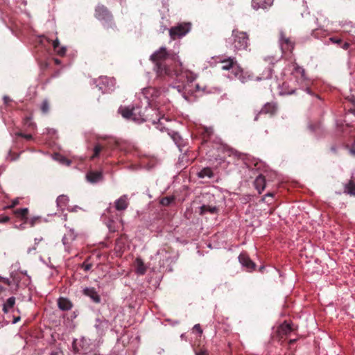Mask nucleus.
Segmentation results:
<instances>
[{
  "mask_svg": "<svg viewBox=\"0 0 355 355\" xmlns=\"http://www.w3.org/2000/svg\"><path fill=\"white\" fill-rule=\"evenodd\" d=\"M67 201V197L64 196H60L57 198V203L58 206H62L66 204Z\"/></svg>",
  "mask_w": 355,
  "mask_h": 355,
  "instance_id": "obj_32",
  "label": "nucleus"
},
{
  "mask_svg": "<svg viewBox=\"0 0 355 355\" xmlns=\"http://www.w3.org/2000/svg\"><path fill=\"white\" fill-rule=\"evenodd\" d=\"M200 214L204 215L206 213L209 212L210 214H216L218 212V209L216 206H210L203 205L200 207Z\"/></svg>",
  "mask_w": 355,
  "mask_h": 355,
  "instance_id": "obj_22",
  "label": "nucleus"
},
{
  "mask_svg": "<svg viewBox=\"0 0 355 355\" xmlns=\"http://www.w3.org/2000/svg\"><path fill=\"white\" fill-rule=\"evenodd\" d=\"M114 147H113V148L117 147V146H118V141H114Z\"/></svg>",
  "mask_w": 355,
  "mask_h": 355,
  "instance_id": "obj_49",
  "label": "nucleus"
},
{
  "mask_svg": "<svg viewBox=\"0 0 355 355\" xmlns=\"http://www.w3.org/2000/svg\"><path fill=\"white\" fill-rule=\"evenodd\" d=\"M344 192L351 196H355V183L353 181H349L345 185Z\"/></svg>",
  "mask_w": 355,
  "mask_h": 355,
  "instance_id": "obj_25",
  "label": "nucleus"
},
{
  "mask_svg": "<svg viewBox=\"0 0 355 355\" xmlns=\"http://www.w3.org/2000/svg\"><path fill=\"white\" fill-rule=\"evenodd\" d=\"M150 60L155 64V69L159 76H175L177 81L181 83L178 87L185 88L187 85L196 79L195 75L189 70H184L178 56L165 47H161L150 56Z\"/></svg>",
  "mask_w": 355,
  "mask_h": 355,
  "instance_id": "obj_1",
  "label": "nucleus"
},
{
  "mask_svg": "<svg viewBox=\"0 0 355 355\" xmlns=\"http://www.w3.org/2000/svg\"><path fill=\"white\" fill-rule=\"evenodd\" d=\"M277 104L275 102H269L266 103L260 112L255 116L254 121H257L259 116L261 114H270V116L275 115L277 113Z\"/></svg>",
  "mask_w": 355,
  "mask_h": 355,
  "instance_id": "obj_8",
  "label": "nucleus"
},
{
  "mask_svg": "<svg viewBox=\"0 0 355 355\" xmlns=\"http://www.w3.org/2000/svg\"><path fill=\"white\" fill-rule=\"evenodd\" d=\"M50 355H63V352L60 349H55L52 351Z\"/></svg>",
  "mask_w": 355,
  "mask_h": 355,
  "instance_id": "obj_40",
  "label": "nucleus"
},
{
  "mask_svg": "<svg viewBox=\"0 0 355 355\" xmlns=\"http://www.w3.org/2000/svg\"><path fill=\"white\" fill-rule=\"evenodd\" d=\"M94 17L103 22L105 28H114V17L108 8L103 5H98L95 8Z\"/></svg>",
  "mask_w": 355,
  "mask_h": 355,
  "instance_id": "obj_3",
  "label": "nucleus"
},
{
  "mask_svg": "<svg viewBox=\"0 0 355 355\" xmlns=\"http://www.w3.org/2000/svg\"><path fill=\"white\" fill-rule=\"evenodd\" d=\"M15 304V297H9L3 305V311L4 313H8L10 309H12Z\"/></svg>",
  "mask_w": 355,
  "mask_h": 355,
  "instance_id": "obj_21",
  "label": "nucleus"
},
{
  "mask_svg": "<svg viewBox=\"0 0 355 355\" xmlns=\"http://www.w3.org/2000/svg\"><path fill=\"white\" fill-rule=\"evenodd\" d=\"M214 133V130L211 127H203L202 135L205 140L208 139Z\"/></svg>",
  "mask_w": 355,
  "mask_h": 355,
  "instance_id": "obj_27",
  "label": "nucleus"
},
{
  "mask_svg": "<svg viewBox=\"0 0 355 355\" xmlns=\"http://www.w3.org/2000/svg\"><path fill=\"white\" fill-rule=\"evenodd\" d=\"M155 92H157L155 91V89L154 88L149 87V88H147L145 89L144 94L147 95L148 94H152V96H153Z\"/></svg>",
  "mask_w": 355,
  "mask_h": 355,
  "instance_id": "obj_37",
  "label": "nucleus"
},
{
  "mask_svg": "<svg viewBox=\"0 0 355 355\" xmlns=\"http://www.w3.org/2000/svg\"><path fill=\"white\" fill-rule=\"evenodd\" d=\"M196 355H209L207 351L205 349H195Z\"/></svg>",
  "mask_w": 355,
  "mask_h": 355,
  "instance_id": "obj_34",
  "label": "nucleus"
},
{
  "mask_svg": "<svg viewBox=\"0 0 355 355\" xmlns=\"http://www.w3.org/2000/svg\"><path fill=\"white\" fill-rule=\"evenodd\" d=\"M193 330L198 331L199 334H202V330L201 327H200V325L199 324L194 325V327L193 328Z\"/></svg>",
  "mask_w": 355,
  "mask_h": 355,
  "instance_id": "obj_39",
  "label": "nucleus"
},
{
  "mask_svg": "<svg viewBox=\"0 0 355 355\" xmlns=\"http://www.w3.org/2000/svg\"><path fill=\"white\" fill-rule=\"evenodd\" d=\"M149 111L148 109L145 108L144 110L141 107H121L119 109V112L122 116L126 119L132 120L137 123L148 121V114H146Z\"/></svg>",
  "mask_w": 355,
  "mask_h": 355,
  "instance_id": "obj_2",
  "label": "nucleus"
},
{
  "mask_svg": "<svg viewBox=\"0 0 355 355\" xmlns=\"http://www.w3.org/2000/svg\"><path fill=\"white\" fill-rule=\"evenodd\" d=\"M53 47L58 55L63 56L65 55L67 51L66 48L64 46H60V42L58 39L53 42Z\"/></svg>",
  "mask_w": 355,
  "mask_h": 355,
  "instance_id": "obj_23",
  "label": "nucleus"
},
{
  "mask_svg": "<svg viewBox=\"0 0 355 355\" xmlns=\"http://www.w3.org/2000/svg\"><path fill=\"white\" fill-rule=\"evenodd\" d=\"M92 267V263H88L86 262H84L82 265V268L84 269L85 271H89Z\"/></svg>",
  "mask_w": 355,
  "mask_h": 355,
  "instance_id": "obj_36",
  "label": "nucleus"
},
{
  "mask_svg": "<svg viewBox=\"0 0 355 355\" xmlns=\"http://www.w3.org/2000/svg\"><path fill=\"white\" fill-rule=\"evenodd\" d=\"M191 30L190 23H181L173 26L169 29V35L173 40L182 37L187 34Z\"/></svg>",
  "mask_w": 355,
  "mask_h": 355,
  "instance_id": "obj_6",
  "label": "nucleus"
},
{
  "mask_svg": "<svg viewBox=\"0 0 355 355\" xmlns=\"http://www.w3.org/2000/svg\"><path fill=\"white\" fill-rule=\"evenodd\" d=\"M291 71V77L295 80L299 87L306 90L308 93H311L309 85V80L305 74V70L302 67H300L297 63H293Z\"/></svg>",
  "mask_w": 355,
  "mask_h": 355,
  "instance_id": "obj_5",
  "label": "nucleus"
},
{
  "mask_svg": "<svg viewBox=\"0 0 355 355\" xmlns=\"http://www.w3.org/2000/svg\"><path fill=\"white\" fill-rule=\"evenodd\" d=\"M29 210L28 208L16 209L13 211L15 216L24 221V224L28 223V215Z\"/></svg>",
  "mask_w": 355,
  "mask_h": 355,
  "instance_id": "obj_18",
  "label": "nucleus"
},
{
  "mask_svg": "<svg viewBox=\"0 0 355 355\" xmlns=\"http://www.w3.org/2000/svg\"><path fill=\"white\" fill-rule=\"evenodd\" d=\"M20 320L19 317L15 318L13 320V323H17Z\"/></svg>",
  "mask_w": 355,
  "mask_h": 355,
  "instance_id": "obj_48",
  "label": "nucleus"
},
{
  "mask_svg": "<svg viewBox=\"0 0 355 355\" xmlns=\"http://www.w3.org/2000/svg\"><path fill=\"white\" fill-rule=\"evenodd\" d=\"M58 306L62 311H69L72 309L73 303L68 298L61 297L58 300Z\"/></svg>",
  "mask_w": 355,
  "mask_h": 355,
  "instance_id": "obj_17",
  "label": "nucleus"
},
{
  "mask_svg": "<svg viewBox=\"0 0 355 355\" xmlns=\"http://www.w3.org/2000/svg\"><path fill=\"white\" fill-rule=\"evenodd\" d=\"M293 331H294V328L292 325L286 322H283L277 330V334L279 337V340H280L284 336L290 334Z\"/></svg>",
  "mask_w": 355,
  "mask_h": 355,
  "instance_id": "obj_11",
  "label": "nucleus"
},
{
  "mask_svg": "<svg viewBox=\"0 0 355 355\" xmlns=\"http://www.w3.org/2000/svg\"><path fill=\"white\" fill-rule=\"evenodd\" d=\"M35 220H36V218H32L31 220L28 219V223H30L31 227H33L35 225Z\"/></svg>",
  "mask_w": 355,
  "mask_h": 355,
  "instance_id": "obj_43",
  "label": "nucleus"
},
{
  "mask_svg": "<svg viewBox=\"0 0 355 355\" xmlns=\"http://www.w3.org/2000/svg\"><path fill=\"white\" fill-rule=\"evenodd\" d=\"M254 184L255 187V189L257 190L258 193L261 194L265 187H266V179L265 177L262 175H259L257 178L255 179L254 182Z\"/></svg>",
  "mask_w": 355,
  "mask_h": 355,
  "instance_id": "obj_19",
  "label": "nucleus"
},
{
  "mask_svg": "<svg viewBox=\"0 0 355 355\" xmlns=\"http://www.w3.org/2000/svg\"><path fill=\"white\" fill-rule=\"evenodd\" d=\"M3 101L5 104H8L9 102L11 101V99L8 96H4L3 97Z\"/></svg>",
  "mask_w": 355,
  "mask_h": 355,
  "instance_id": "obj_44",
  "label": "nucleus"
},
{
  "mask_svg": "<svg viewBox=\"0 0 355 355\" xmlns=\"http://www.w3.org/2000/svg\"><path fill=\"white\" fill-rule=\"evenodd\" d=\"M102 150L103 146L98 144H96L94 148V153L91 157V159H94L95 158L98 157Z\"/></svg>",
  "mask_w": 355,
  "mask_h": 355,
  "instance_id": "obj_31",
  "label": "nucleus"
},
{
  "mask_svg": "<svg viewBox=\"0 0 355 355\" xmlns=\"http://www.w3.org/2000/svg\"><path fill=\"white\" fill-rule=\"evenodd\" d=\"M83 294L90 297L94 302L100 303L101 297L94 288H86L83 290Z\"/></svg>",
  "mask_w": 355,
  "mask_h": 355,
  "instance_id": "obj_16",
  "label": "nucleus"
},
{
  "mask_svg": "<svg viewBox=\"0 0 355 355\" xmlns=\"http://www.w3.org/2000/svg\"><path fill=\"white\" fill-rule=\"evenodd\" d=\"M157 119V121H156L155 119H152V123L154 125H156V128L159 129L161 131H163V128H164L162 127L163 121H167V119L164 117H162V118L159 117Z\"/></svg>",
  "mask_w": 355,
  "mask_h": 355,
  "instance_id": "obj_29",
  "label": "nucleus"
},
{
  "mask_svg": "<svg viewBox=\"0 0 355 355\" xmlns=\"http://www.w3.org/2000/svg\"><path fill=\"white\" fill-rule=\"evenodd\" d=\"M329 40L331 41L333 43L340 44H342V40L336 37H330Z\"/></svg>",
  "mask_w": 355,
  "mask_h": 355,
  "instance_id": "obj_38",
  "label": "nucleus"
},
{
  "mask_svg": "<svg viewBox=\"0 0 355 355\" xmlns=\"http://www.w3.org/2000/svg\"><path fill=\"white\" fill-rule=\"evenodd\" d=\"M175 200L174 196L164 197L160 200V204L163 206H168L171 202Z\"/></svg>",
  "mask_w": 355,
  "mask_h": 355,
  "instance_id": "obj_30",
  "label": "nucleus"
},
{
  "mask_svg": "<svg viewBox=\"0 0 355 355\" xmlns=\"http://www.w3.org/2000/svg\"><path fill=\"white\" fill-rule=\"evenodd\" d=\"M221 63V69L223 70H230L232 69L234 71V74L236 77L240 78L242 71L236 65V61L234 58H229L227 59H225L220 62Z\"/></svg>",
  "mask_w": 355,
  "mask_h": 355,
  "instance_id": "obj_7",
  "label": "nucleus"
},
{
  "mask_svg": "<svg viewBox=\"0 0 355 355\" xmlns=\"http://www.w3.org/2000/svg\"><path fill=\"white\" fill-rule=\"evenodd\" d=\"M10 219V217L8 216L0 215V223H6Z\"/></svg>",
  "mask_w": 355,
  "mask_h": 355,
  "instance_id": "obj_35",
  "label": "nucleus"
},
{
  "mask_svg": "<svg viewBox=\"0 0 355 355\" xmlns=\"http://www.w3.org/2000/svg\"><path fill=\"white\" fill-rule=\"evenodd\" d=\"M128 198L126 195L121 196L115 201V208L118 211H123L128 207Z\"/></svg>",
  "mask_w": 355,
  "mask_h": 355,
  "instance_id": "obj_15",
  "label": "nucleus"
},
{
  "mask_svg": "<svg viewBox=\"0 0 355 355\" xmlns=\"http://www.w3.org/2000/svg\"><path fill=\"white\" fill-rule=\"evenodd\" d=\"M65 162L67 163V165H69V164H70V162L68 159H67L66 158H63V163H65Z\"/></svg>",
  "mask_w": 355,
  "mask_h": 355,
  "instance_id": "obj_47",
  "label": "nucleus"
},
{
  "mask_svg": "<svg viewBox=\"0 0 355 355\" xmlns=\"http://www.w3.org/2000/svg\"><path fill=\"white\" fill-rule=\"evenodd\" d=\"M55 62L59 64L60 63V61L58 59H55Z\"/></svg>",
  "mask_w": 355,
  "mask_h": 355,
  "instance_id": "obj_51",
  "label": "nucleus"
},
{
  "mask_svg": "<svg viewBox=\"0 0 355 355\" xmlns=\"http://www.w3.org/2000/svg\"><path fill=\"white\" fill-rule=\"evenodd\" d=\"M85 339H81L78 341L77 339H74L72 343L73 352L74 354H85L87 352V347H85Z\"/></svg>",
  "mask_w": 355,
  "mask_h": 355,
  "instance_id": "obj_12",
  "label": "nucleus"
},
{
  "mask_svg": "<svg viewBox=\"0 0 355 355\" xmlns=\"http://www.w3.org/2000/svg\"><path fill=\"white\" fill-rule=\"evenodd\" d=\"M0 281L2 282L3 283L7 284L8 286H11L12 282H14V284L15 285V290L17 291L18 287H19V281H16L15 279H13L12 281H10L8 278L2 277L0 276Z\"/></svg>",
  "mask_w": 355,
  "mask_h": 355,
  "instance_id": "obj_28",
  "label": "nucleus"
},
{
  "mask_svg": "<svg viewBox=\"0 0 355 355\" xmlns=\"http://www.w3.org/2000/svg\"><path fill=\"white\" fill-rule=\"evenodd\" d=\"M40 110L44 114H46L50 111V102L47 99H44L40 105Z\"/></svg>",
  "mask_w": 355,
  "mask_h": 355,
  "instance_id": "obj_26",
  "label": "nucleus"
},
{
  "mask_svg": "<svg viewBox=\"0 0 355 355\" xmlns=\"http://www.w3.org/2000/svg\"><path fill=\"white\" fill-rule=\"evenodd\" d=\"M43 240V238L42 237H40V238H35V245H37L40 241H42Z\"/></svg>",
  "mask_w": 355,
  "mask_h": 355,
  "instance_id": "obj_45",
  "label": "nucleus"
},
{
  "mask_svg": "<svg viewBox=\"0 0 355 355\" xmlns=\"http://www.w3.org/2000/svg\"><path fill=\"white\" fill-rule=\"evenodd\" d=\"M16 135L17 137H23V138L26 139V140H31L33 139V136L31 134H24L21 132H17Z\"/></svg>",
  "mask_w": 355,
  "mask_h": 355,
  "instance_id": "obj_33",
  "label": "nucleus"
},
{
  "mask_svg": "<svg viewBox=\"0 0 355 355\" xmlns=\"http://www.w3.org/2000/svg\"><path fill=\"white\" fill-rule=\"evenodd\" d=\"M239 260L241 264L245 267L248 271L254 270L256 264L250 259L246 253H241L239 256Z\"/></svg>",
  "mask_w": 355,
  "mask_h": 355,
  "instance_id": "obj_10",
  "label": "nucleus"
},
{
  "mask_svg": "<svg viewBox=\"0 0 355 355\" xmlns=\"http://www.w3.org/2000/svg\"><path fill=\"white\" fill-rule=\"evenodd\" d=\"M249 40V35L246 32L238 29L232 31L231 44L234 50H246L250 44Z\"/></svg>",
  "mask_w": 355,
  "mask_h": 355,
  "instance_id": "obj_4",
  "label": "nucleus"
},
{
  "mask_svg": "<svg viewBox=\"0 0 355 355\" xmlns=\"http://www.w3.org/2000/svg\"><path fill=\"white\" fill-rule=\"evenodd\" d=\"M86 178L88 182L91 183H97L103 180V173L97 171H90L87 175Z\"/></svg>",
  "mask_w": 355,
  "mask_h": 355,
  "instance_id": "obj_13",
  "label": "nucleus"
},
{
  "mask_svg": "<svg viewBox=\"0 0 355 355\" xmlns=\"http://www.w3.org/2000/svg\"><path fill=\"white\" fill-rule=\"evenodd\" d=\"M214 176L212 169L209 167L203 168L198 173V177L200 178H211Z\"/></svg>",
  "mask_w": 355,
  "mask_h": 355,
  "instance_id": "obj_24",
  "label": "nucleus"
},
{
  "mask_svg": "<svg viewBox=\"0 0 355 355\" xmlns=\"http://www.w3.org/2000/svg\"><path fill=\"white\" fill-rule=\"evenodd\" d=\"M280 38V46L282 50L285 51L292 52L294 49V43L293 41L288 37L286 36L284 33L281 32L279 34Z\"/></svg>",
  "mask_w": 355,
  "mask_h": 355,
  "instance_id": "obj_9",
  "label": "nucleus"
},
{
  "mask_svg": "<svg viewBox=\"0 0 355 355\" xmlns=\"http://www.w3.org/2000/svg\"><path fill=\"white\" fill-rule=\"evenodd\" d=\"M18 202H19V201L17 200H15L12 201L11 205H10L8 207L13 208L18 204Z\"/></svg>",
  "mask_w": 355,
  "mask_h": 355,
  "instance_id": "obj_42",
  "label": "nucleus"
},
{
  "mask_svg": "<svg viewBox=\"0 0 355 355\" xmlns=\"http://www.w3.org/2000/svg\"><path fill=\"white\" fill-rule=\"evenodd\" d=\"M135 270L139 275H144L146 272V267L141 258L135 260Z\"/></svg>",
  "mask_w": 355,
  "mask_h": 355,
  "instance_id": "obj_20",
  "label": "nucleus"
},
{
  "mask_svg": "<svg viewBox=\"0 0 355 355\" xmlns=\"http://www.w3.org/2000/svg\"><path fill=\"white\" fill-rule=\"evenodd\" d=\"M296 342V339H291L288 342L289 345H293Z\"/></svg>",
  "mask_w": 355,
  "mask_h": 355,
  "instance_id": "obj_46",
  "label": "nucleus"
},
{
  "mask_svg": "<svg viewBox=\"0 0 355 355\" xmlns=\"http://www.w3.org/2000/svg\"><path fill=\"white\" fill-rule=\"evenodd\" d=\"M273 3V0H252V6L254 10L267 9Z\"/></svg>",
  "mask_w": 355,
  "mask_h": 355,
  "instance_id": "obj_14",
  "label": "nucleus"
},
{
  "mask_svg": "<svg viewBox=\"0 0 355 355\" xmlns=\"http://www.w3.org/2000/svg\"><path fill=\"white\" fill-rule=\"evenodd\" d=\"M43 40H46L48 42H49L50 41L49 40V39L46 38V37H43L40 40V42H43Z\"/></svg>",
  "mask_w": 355,
  "mask_h": 355,
  "instance_id": "obj_50",
  "label": "nucleus"
},
{
  "mask_svg": "<svg viewBox=\"0 0 355 355\" xmlns=\"http://www.w3.org/2000/svg\"><path fill=\"white\" fill-rule=\"evenodd\" d=\"M266 196H272L273 193H268Z\"/></svg>",
  "mask_w": 355,
  "mask_h": 355,
  "instance_id": "obj_52",
  "label": "nucleus"
},
{
  "mask_svg": "<svg viewBox=\"0 0 355 355\" xmlns=\"http://www.w3.org/2000/svg\"><path fill=\"white\" fill-rule=\"evenodd\" d=\"M350 44L348 42H345L341 45V48L347 50L349 47Z\"/></svg>",
  "mask_w": 355,
  "mask_h": 355,
  "instance_id": "obj_41",
  "label": "nucleus"
}]
</instances>
